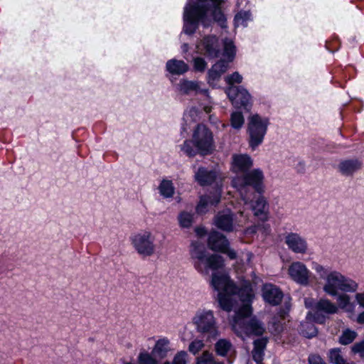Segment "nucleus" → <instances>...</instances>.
I'll list each match as a JSON object with an SVG mask.
<instances>
[{
	"label": "nucleus",
	"mask_w": 364,
	"mask_h": 364,
	"mask_svg": "<svg viewBox=\"0 0 364 364\" xmlns=\"http://www.w3.org/2000/svg\"><path fill=\"white\" fill-rule=\"evenodd\" d=\"M224 0H198L188 3L184 8L183 31L187 34L193 33L200 23L204 27H208L212 21L218 22L225 27V17L223 14L220 4Z\"/></svg>",
	"instance_id": "f257e3e1"
},
{
	"label": "nucleus",
	"mask_w": 364,
	"mask_h": 364,
	"mask_svg": "<svg viewBox=\"0 0 364 364\" xmlns=\"http://www.w3.org/2000/svg\"><path fill=\"white\" fill-rule=\"evenodd\" d=\"M210 284L218 291V300L220 308L228 312L232 309L237 297H239L242 302L251 301L254 297L250 282H245L238 289L230 277L220 272L212 274Z\"/></svg>",
	"instance_id": "f03ea898"
},
{
	"label": "nucleus",
	"mask_w": 364,
	"mask_h": 364,
	"mask_svg": "<svg viewBox=\"0 0 364 364\" xmlns=\"http://www.w3.org/2000/svg\"><path fill=\"white\" fill-rule=\"evenodd\" d=\"M312 268L323 281V291L332 297L338 296V292H355L358 289V284L353 279L346 277L341 272L331 269L318 263L314 262Z\"/></svg>",
	"instance_id": "7ed1b4c3"
},
{
	"label": "nucleus",
	"mask_w": 364,
	"mask_h": 364,
	"mask_svg": "<svg viewBox=\"0 0 364 364\" xmlns=\"http://www.w3.org/2000/svg\"><path fill=\"white\" fill-rule=\"evenodd\" d=\"M251 301H243V304L237 311L230 321L232 331L237 336H262L265 332L264 323L256 316L249 318L252 314Z\"/></svg>",
	"instance_id": "20e7f679"
},
{
	"label": "nucleus",
	"mask_w": 364,
	"mask_h": 364,
	"mask_svg": "<svg viewBox=\"0 0 364 364\" xmlns=\"http://www.w3.org/2000/svg\"><path fill=\"white\" fill-rule=\"evenodd\" d=\"M190 257L196 270L203 276H208L210 270L224 267V259L217 254L210 253L203 244L194 241L190 247Z\"/></svg>",
	"instance_id": "39448f33"
},
{
	"label": "nucleus",
	"mask_w": 364,
	"mask_h": 364,
	"mask_svg": "<svg viewBox=\"0 0 364 364\" xmlns=\"http://www.w3.org/2000/svg\"><path fill=\"white\" fill-rule=\"evenodd\" d=\"M264 175L260 168L250 170L242 176H237L232 181V184L240 193L242 199L247 204L250 200L247 196L250 192V186L259 193L264 191Z\"/></svg>",
	"instance_id": "423d86ee"
},
{
	"label": "nucleus",
	"mask_w": 364,
	"mask_h": 364,
	"mask_svg": "<svg viewBox=\"0 0 364 364\" xmlns=\"http://www.w3.org/2000/svg\"><path fill=\"white\" fill-rule=\"evenodd\" d=\"M192 323L196 331L207 335L208 340L215 339L220 334L217 318L210 309L197 310L192 318Z\"/></svg>",
	"instance_id": "0eeeda50"
},
{
	"label": "nucleus",
	"mask_w": 364,
	"mask_h": 364,
	"mask_svg": "<svg viewBox=\"0 0 364 364\" xmlns=\"http://www.w3.org/2000/svg\"><path fill=\"white\" fill-rule=\"evenodd\" d=\"M130 242L136 253L142 257H151L156 252L155 235L151 230H141L134 233L130 237Z\"/></svg>",
	"instance_id": "6e6552de"
},
{
	"label": "nucleus",
	"mask_w": 364,
	"mask_h": 364,
	"mask_svg": "<svg viewBox=\"0 0 364 364\" xmlns=\"http://www.w3.org/2000/svg\"><path fill=\"white\" fill-rule=\"evenodd\" d=\"M268 125V119L258 114H253L248 118L247 129L248 144L252 150L262 144Z\"/></svg>",
	"instance_id": "1a4fd4ad"
},
{
	"label": "nucleus",
	"mask_w": 364,
	"mask_h": 364,
	"mask_svg": "<svg viewBox=\"0 0 364 364\" xmlns=\"http://www.w3.org/2000/svg\"><path fill=\"white\" fill-rule=\"evenodd\" d=\"M192 142L203 155L208 154L214 149L213 133L203 124H198L194 129Z\"/></svg>",
	"instance_id": "9d476101"
},
{
	"label": "nucleus",
	"mask_w": 364,
	"mask_h": 364,
	"mask_svg": "<svg viewBox=\"0 0 364 364\" xmlns=\"http://www.w3.org/2000/svg\"><path fill=\"white\" fill-rule=\"evenodd\" d=\"M287 273L291 280L300 285L308 286L310 283L311 272L301 262H291L287 269Z\"/></svg>",
	"instance_id": "9b49d317"
},
{
	"label": "nucleus",
	"mask_w": 364,
	"mask_h": 364,
	"mask_svg": "<svg viewBox=\"0 0 364 364\" xmlns=\"http://www.w3.org/2000/svg\"><path fill=\"white\" fill-rule=\"evenodd\" d=\"M253 164V159L247 154H235L232 156L231 171L238 176L245 174Z\"/></svg>",
	"instance_id": "f8f14e48"
},
{
	"label": "nucleus",
	"mask_w": 364,
	"mask_h": 364,
	"mask_svg": "<svg viewBox=\"0 0 364 364\" xmlns=\"http://www.w3.org/2000/svg\"><path fill=\"white\" fill-rule=\"evenodd\" d=\"M226 93L232 105L237 107H247L250 103V95L242 87L230 86L226 90Z\"/></svg>",
	"instance_id": "ddd939ff"
},
{
	"label": "nucleus",
	"mask_w": 364,
	"mask_h": 364,
	"mask_svg": "<svg viewBox=\"0 0 364 364\" xmlns=\"http://www.w3.org/2000/svg\"><path fill=\"white\" fill-rule=\"evenodd\" d=\"M197 52L207 55L212 58H216L220 53L218 39L214 36L204 37L196 46Z\"/></svg>",
	"instance_id": "4468645a"
},
{
	"label": "nucleus",
	"mask_w": 364,
	"mask_h": 364,
	"mask_svg": "<svg viewBox=\"0 0 364 364\" xmlns=\"http://www.w3.org/2000/svg\"><path fill=\"white\" fill-rule=\"evenodd\" d=\"M285 243L294 252L305 254L307 252L308 245L305 239L296 233H289L285 237Z\"/></svg>",
	"instance_id": "2eb2a0df"
},
{
	"label": "nucleus",
	"mask_w": 364,
	"mask_h": 364,
	"mask_svg": "<svg viewBox=\"0 0 364 364\" xmlns=\"http://www.w3.org/2000/svg\"><path fill=\"white\" fill-rule=\"evenodd\" d=\"M203 83L198 81H193L188 80H181L177 85L178 90L184 95H188L191 92L196 94H204L207 97V90L202 87Z\"/></svg>",
	"instance_id": "dca6fc26"
},
{
	"label": "nucleus",
	"mask_w": 364,
	"mask_h": 364,
	"mask_svg": "<svg viewBox=\"0 0 364 364\" xmlns=\"http://www.w3.org/2000/svg\"><path fill=\"white\" fill-rule=\"evenodd\" d=\"M214 223L217 228L223 231L233 230L232 214L228 209L219 212L215 217Z\"/></svg>",
	"instance_id": "f3484780"
},
{
	"label": "nucleus",
	"mask_w": 364,
	"mask_h": 364,
	"mask_svg": "<svg viewBox=\"0 0 364 364\" xmlns=\"http://www.w3.org/2000/svg\"><path fill=\"white\" fill-rule=\"evenodd\" d=\"M208 245L210 250L221 252L228 247L229 242L222 233L213 231L208 236Z\"/></svg>",
	"instance_id": "a211bd4d"
},
{
	"label": "nucleus",
	"mask_w": 364,
	"mask_h": 364,
	"mask_svg": "<svg viewBox=\"0 0 364 364\" xmlns=\"http://www.w3.org/2000/svg\"><path fill=\"white\" fill-rule=\"evenodd\" d=\"M262 296L267 302L272 305H277L282 301L283 294L277 287L271 284H267L263 287Z\"/></svg>",
	"instance_id": "6ab92c4d"
},
{
	"label": "nucleus",
	"mask_w": 364,
	"mask_h": 364,
	"mask_svg": "<svg viewBox=\"0 0 364 364\" xmlns=\"http://www.w3.org/2000/svg\"><path fill=\"white\" fill-rule=\"evenodd\" d=\"M220 200V193L216 192L212 197L203 196L196 207V211L199 214H204L208 211L210 207L215 205Z\"/></svg>",
	"instance_id": "aec40b11"
},
{
	"label": "nucleus",
	"mask_w": 364,
	"mask_h": 364,
	"mask_svg": "<svg viewBox=\"0 0 364 364\" xmlns=\"http://www.w3.org/2000/svg\"><path fill=\"white\" fill-rule=\"evenodd\" d=\"M228 63L225 60H219L213 65L208 71V82L211 85H214L215 82L218 81L220 76L227 71Z\"/></svg>",
	"instance_id": "412c9836"
},
{
	"label": "nucleus",
	"mask_w": 364,
	"mask_h": 364,
	"mask_svg": "<svg viewBox=\"0 0 364 364\" xmlns=\"http://www.w3.org/2000/svg\"><path fill=\"white\" fill-rule=\"evenodd\" d=\"M362 162L358 159H348L341 161L339 164L338 168L340 172L345 176H350L355 171L360 169Z\"/></svg>",
	"instance_id": "4be33fe9"
},
{
	"label": "nucleus",
	"mask_w": 364,
	"mask_h": 364,
	"mask_svg": "<svg viewBox=\"0 0 364 364\" xmlns=\"http://www.w3.org/2000/svg\"><path fill=\"white\" fill-rule=\"evenodd\" d=\"M196 180L201 186L211 184L217 178L215 171L208 170L205 168H199L195 173Z\"/></svg>",
	"instance_id": "5701e85b"
},
{
	"label": "nucleus",
	"mask_w": 364,
	"mask_h": 364,
	"mask_svg": "<svg viewBox=\"0 0 364 364\" xmlns=\"http://www.w3.org/2000/svg\"><path fill=\"white\" fill-rule=\"evenodd\" d=\"M215 353L220 357H227L233 351V345L229 339L220 338L214 344Z\"/></svg>",
	"instance_id": "b1692460"
},
{
	"label": "nucleus",
	"mask_w": 364,
	"mask_h": 364,
	"mask_svg": "<svg viewBox=\"0 0 364 364\" xmlns=\"http://www.w3.org/2000/svg\"><path fill=\"white\" fill-rule=\"evenodd\" d=\"M314 308L316 313L323 312L326 314H333L338 311L337 305L328 299H321L315 304Z\"/></svg>",
	"instance_id": "393cba45"
},
{
	"label": "nucleus",
	"mask_w": 364,
	"mask_h": 364,
	"mask_svg": "<svg viewBox=\"0 0 364 364\" xmlns=\"http://www.w3.org/2000/svg\"><path fill=\"white\" fill-rule=\"evenodd\" d=\"M166 70L173 75H182L188 71V66L183 60L171 59L166 63Z\"/></svg>",
	"instance_id": "a878e982"
},
{
	"label": "nucleus",
	"mask_w": 364,
	"mask_h": 364,
	"mask_svg": "<svg viewBox=\"0 0 364 364\" xmlns=\"http://www.w3.org/2000/svg\"><path fill=\"white\" fill-rule=\"evenodd\" d=\"M169 345L170 341L167 338H161L156 341L153 348L152 353L159 358H164L170 350Z\"/></svg>",
	"instance_id": "bb28decb"
},
{
	"label": "nucleus",
	"mask_w": 364,
	"mask_h": 364,
	"mask_svg": "<svg viewBox=\"0 0 364 364\" xmlns=\"http://www.w3.org/2000/svg\"><path fill=\"white\" fill-rule=\"evenodd\" d=\"M159 191L164 198H168L174 195L175 188L171 181L164 179L159 186Z\"/></svg>",
	"instance_id": "cd10ccee"
},
{
	"label": "nucleus",
	"mask_w": 364,
	"mask_h": 364,
	"mask_svg": "<svg viewBox=\"0 0 364 364\" xmlns=\"http://www.w3.org/2000/svg\"><path fill=\"white\" fill-rule=\"evenodd\" d=\"M338 308H341L346 311H350L353 309V304L350 302V297L349 295L346 294H339L338 292V296H336Z\"/></svg>",
	"instance_id": "c85d7f7f"
},
{
	"label": "nucleus",
	"mask_w": 364,
	"mask_h": 364,
	"mask_svg": "<svg viewBox=\"0 0 364 364\" xmlns=\"http://www.w3.org/2000/svg\"><path fill=\"white\" fill-rule=\"evenodd\" d=\"M196 364H218L220 361L215 359L212 353L205 350L196 359Z\"/></svg>",
	"instance_id": "c756f323"
},
{
	"label": "nucleus",
	"mask_w": 364,
	"mask_h": 364,
	"mask_svg": "<svg viewBox=\"0 0 364 364\" xmlns=\"http://www.w3.org/2000/svg\"><path fill=\"white\" fill-rule=\"evenodd\" d=\"M357 333L349 328H346L342 331L339 337V342L342 345H348L352 343L356 338Z\"/></svg>",
	"instance_id": "7c9ffc66"
},
{
	"label": "nucleus",
	"mask_w": 364,
	"mask_h": 364,
	"mask_svg": "<svg viewBox=\"0 0 364 364\" xmlns=\"http://www.w3.org/2000/svg\"><path fill=\"white\" fill-rule=\"evenodd\" d=\"M245 123L242 114L240 112H232L230 116V124L235 129H240Z\"/></svg>",
	"instance_id": "2f4dec72"
},
{
	"label": "nucleus",
	"mask_w": 364,
	"mask_h": 364,
	"mask_svg": "<svg viewBox=\"0 0 364 364\" xmlns=\"http://www.w3.org/2000/svg\"><path fill=\"white\" fill-rule=\"evenodd\" d=\"M179 225L183 228H188L193 224V215L188 212H181L178 216Z\"/></svg>",
	"instance_id": "473e14b6"
},
{
	"label": "nucleus",
	"mask_w": 364,
	"mask_h": 364,
	"mask_svg": "<svg viewBox=\"0 0 364 364\" xmlns=\"http://www.w3.org/2000/svg\"><path fill=\"white\" fill-rule=\"evenodd\" d=\"M224 55L228 58L230 62L233 60L235 55V47L233 42L230 39L224 40Z\"/></svg>",
	"instance_id": "72a5a7b5"
},
{
	"label": "nucleus",
	"mask_w": 364,
	"mask_h": 364,
	"mask_svg": "<svg viewBox=\"0 0 364 364\" xmlns=\"http://www.w3.org/2000/svg\"><path fill=\"white\" fill-rule=\"evenodd\" d=\"M250 14L247 11H241L238 13L235 17V26L245 27L247 21L250 19Z\"/></svg>",
	"instance_id": "f704fd0d"
},
{
	"label": "nucleus",
	"mask_w": 364,
	"mask_h": 364,
	"mask_svg": "<svg viewBox=\"0 0 364 364\" xmlns=\"http://www.w3.org/2000/svg\"><path fill=\"white\" fill-rule=\"evenodd\" d=\"M205 347V343L203 340L195 339L192 341L188 346V350L193 355L198 353Z\"/></svg>",
	"instance_id": "c9c22d12"
},
{
	"label": "nucleus",
	"mask_w": 364,
	"mask_h": 364,
	"mask_svg": "<svg viewBox=\"0 0 364 364\" xmlns=\"http://www.w3.org/2000/svg\"><path fill=\"white\" fill-rule=\"evenodd\" d=\"M302 333L307 338H311L316 335L317 331L314 325L309 322H305L302 324Z\"/></svg>",
	"instance_id": "e433bc0d"
},
{
	"label": "nucleus",
	"mask_w": 364,
	"mask_h": 364,
	"mask_svg": "<svg viewBox=\"0 0 364 364\" xmlns=\"http://www.w3.org/2000/svg\"><path fill=\"white\" fill-rule=\"evenodd\" d=\"M267 205L266 200L263 197H259L256 201L252 208L256 215H259L264 212Z\"/></svg>",
	"instance_id": "4c0bfd02"
},
{
	"label": "nucleus",
	"mask_w": 364,
	"mask_h": 364,
	"mask_svg": "<svg viewBox=\"0 0 364 364\" xmlns=\"http://www.w3.org/2000/svg\"><path fill=\"white\" fill-rule=\"evenodd\" d=\"M181 150L188 156H193L197 152L191 145V142L188 140H186L181 146Z\"/></svg>",
	"instance_id": "58836bf2"
},
{
	"label": "nucleus",
	"mask_w": 364,
	"mask_h": 364,
	"mask_svg": "<svg viewBox=\"0 0 364 364\" xmlns=\"http://www.w3.org/2000/svg\"><path fill=\"white\" fill-rule=\"evenodd\" d=\"M188 353L186 351L178 352L173 359V364H187Z\"/></svg>",
	"instance_id": "ea45409f"
},
{
	"label": "nucleus",
	"mask_w": 364,
	"mask_h": 364,
	"mask_svg": "<svg viewBox=\"0 0 364 364\" xmlns=\"http://www.w3.org/2000/svg\"><path fill=\"white\" fill-rule=\"evenodd\" d=\"M226 82L230 86H233L235 83H240L242 81V77L237 72H235L232 74L225 77Z\"/></svg>",
	"instance_id": "a19ab883"
},
{
	"label": "nucleus",
	"mask_w": 364,
	"mask_h": 364,
	"mask_svg": "<svg viewBox=\"0 0 364 364\" xmlns=\"http://www.w3.org/2000/svg\"><path fill=\"white\" fill-rule=\"evenodd\" d=\"M157 360L149 353H141L139 356V364H157Z\"/></svg>",
	"instance_id": "79ce46f5"
},
{
	"label": "nucleus",
	"mask_w": 364,
	"mask_h": 364,
	"mask_svg": "<svg viewBox=\"0 0 364 364\" xmlns=\"http://www.w3.org/2000/svg\"><path fill=\"white\" fill-rule=\"evenodd\" d=\"M193 66L196 70L202 72L206 68V63L203 58L197 57L193 59Z\"/></svg>",
	"instance_id": "37998d69"
},
{
	"label": "nucleus",
	"mask_w": 364,
	"mask_h": 364,
	"mask_svg": "<svg viewBox=\"0 0 364 364\" xmlns=\"http://www.w3.org/2000/svg\"><path fill=\"white\" fill-rule=\"evenodd\" d=\"M252 353L254 360L257 363H261L263 358L264 351L254 348Z\"/></svg>",
	"instance_id": "c03bdc74"
},
{
	"label": "nucleus",
	"mask_w": 364,
	"mask_h": 364,
	"mask_svg": "<svg viewBox=\"0 0 364 364\" xmlns=\"http://www.w3.org/2000/svg\"><path fill=\"white\" fill-rule=\"evenodd\" d=\"M209 120H210V122L211 124L215 125L218 129H223L227 127V125L225 124L221 123L219 121V119L217 117H214L213 115H210Z\"/></svg>",
	"instance_id": "a18cd8bd"
},
{
	"label": "nucleus",
	"mask_w": 364,
	"mask_h": 364,
	"mask_svg": "<svg viewBox=\"0 0 364 364\" xmlns=\"http://www.w3.org/2000/svg\"><path fill=\"white\" fill-rule=\"evenodd\" d=\"M266 345L267 340L264 338L258 339L254 342V348L263 351L266 347Z\"/></svg>",
	"instance_id": "49530a36"
},
{
	"label": "nucleus",
	"mask_w": 364,
	"mask_h": 364,
	"mask_svg": "<svg viewBox=\"0 0 364 364\" xmlns=\"http://www.w3.org/2000/svg\"><path fill=\"white\" fill-rule=\"evenodd\" d=\"M352 350L354 353L363 355L364 353V340L354 344L352 347Z\"/></svg>",
	"instance_id": "de8ad7c7"
},
{
	"label": "nucleus",
	"mask_w": 364,
	"mask_h": 364,
	"mask_svg": "<svg viewBox=\"0 0 364 364\" xmlns=\"http://www.w3.org/2000/svg\"><path fill=\"white\" fill-rule=\"evenodd\" d=\"M197 115V111L195 108L190 109L187 112L184 114V119L187 122L191 120H195L193 118Z\"/></svg>",
	"instance_id": "09e8293b"
},
{
	"label": "nucleus",
	"mask_w": 364,
	"mask_h": 364,
	"mask_svg": "<svg viewBox=\"0 0 364 364\" xmlns=\"http://www.w3.org/2000/svg\"><path fill=\"white\" fill-rule=\"evenodd\" d=\"M309 364H326L320 356L316 355L309 356Z\"/></svg>",
	"instance_id": "8fccbe9b"
},
{
	"label": "nucleus",
	"mask_w": 364,
	"mask_h": 364,
	"mask_svg": "<svg viewBox=\"0 0 364 364\" xmlns=\"http://www.w3.org/2000/svg\"><path fill=\"white\" fill-rule=\"evenodd\" d=\"M221 252L225 253L231 259H236L237 257L236 252L234 250L229 248V245L225 248V251H221Z\"/></svg>",
	"instance_id": "3c124183"
},
{
	"label": "nucleus",
	"mask_w": 364,
	"mask_h": 364,
	"mask_svg": "<svg viewBox=\"0 0 364 364\" xmlns=\"http://www.w3.org/2000/svg\"><path fill=\"white\" fill-rule=\"evenodd\" d=\"M355 299L357 303L363 308H364V291L357 293L355 295Z\"/></svg>",
	"instance_id": "603ef678"
},
{
	"label": "nucleus",
	"mask_w": 364,
	"mask_h": 364,
	"mask_svg": "<svg viewBox=\"0 0 364 364\" xmlns=\"http://www.w3.org/2000/svg\"><path fill=\"white\" fill-rule=\"evenodd\" d=\"M196 232L200 237H202L205 235V230L203 228H196Z\"/></svg>",
	"instance_id": "864d4df0"
},
{
	"label": "nucleus",
	"mask_w": 364,
	"mask_h": 364,
	"mask_svg": "<svg viewBox=\"0 0 364 364\" xmlns=\"http://www.w3.org/2000/svg\"><path fill=\"white\" fill-rule=\"evenodd\" d=\"M304 304L307 308H311L313 306L314 304L313 299L310 298H306L304 300Z\"/></svg>",
	"instance_id": "5fc2aeb1"
},
{
	"label": "nucleus",
	"mask_w": 364,
	"mask_h": 364,
	"mask_svg": "<svg viewBox=\"0 0 364 364\" xmlns=\"http://www.w3.org/2000/svg\"><path fill=\"white\" fill-rule=\"evenodd\" d=\"M357 322L359 323H364V311L360 313L357 318Z\"/></svg>",
	"instance_id": "6e6d98bb"
},
{
	"label": "nucleus",
	"mask_w": 364,
	"mask_h": 364,
	"mask_svg": "<svg viewBox=\"0 0 364 364\" xmlns=\"http://www.w3.org/2000/svg\"><path fill=\"white\" fill-rule=\"evenodd\" d=\"M203 109L205 113H210L212 110V107L210 105H204Z\"/></svg>",
	"instance_id": "4d7b16f0"
},
{
	"label": "nucleus",
	"mask_w": 364,
	"mask_h": 364,
	"mask_svg": "<svg viewBox=\"0 0 364 364\" xmlns=\"http://www.w3.org/2000/svg\"><path fill=\"white\" fill-rule=\"evenodd\" d=\"M316 322H318V323H323L324 321V318L323 317H319V316H314V318Z\"/></svg>",
	"instance_id": "13d9d810"
},
{
	"label": "nucleus",
	"mask_w": 364,
	"mask_h": 364,
	"mask_svg": "<svg viewBox=\"0 0 364 364\" xmlns=\"http://www.w3.org/2000/svg\"><path fill=\"white\" fill-rule=\"evenodd\" d=\"M246 255H247V260L250 261L252 257V254L250 252H247Z\"/></svg>",
	"instance_id": "bf43d9fd"
},
{
	"label": "nucleus",
	"mask_w": 364,
	"mask_h": 364,
	"mask_svg": "<svg viewBox=\"0 0 364 364\" xmlns=\"http://www.w3.org/2000/svg\"><path fill=\"white\" fill-rule=\"evenodd\" d=\"M164 364H170L169 362H165Z\"/></svg>",
	"instance_id": "052dcab7"
},
{
	"label": "nucleus",
	"mask_w": 364,
	"mask_h": 364,
	"mask_svg": "<svg viewBox=\"0 0 364 364\" xmlns=\"http://www.w3.org/2000/svg\"><path fill=\"white\" fill-rule=\"evenodd\" d=\"M218 364H224V363H223V362H220V363H218Z\"/></svg>",
	"instance_id": "680f3d73"
},
{
	"label": "nucleus",
	"mask_w": 364,
	"mask_h": 364,
	"mask_svg": "<svg viewBox=\"0 0 364 364\" xmlns=\"http://www.w3.org/2000/svg\"><path fill=\"white\" fill-rule=\"evenodd\" d=\"M258 363V364H262V363Z\"/></svg>",
	"instance_id": "e2e57ef3"
}]
</instances>
